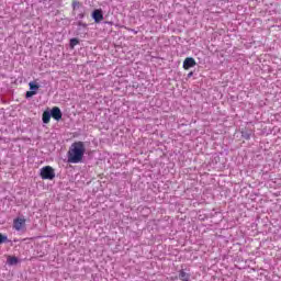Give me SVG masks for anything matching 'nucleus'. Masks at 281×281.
<instances>
[{
    "label": "nucleus",
    "mask_w": 281,
    "mask_h": 281,
    "mask_svg": "<svg viewBox=\"0 0 281 281\" xmlns=\"http://www.w3.org/2000/svg\"><path fill=\"white\" fill-rule=\"evenodd\" d=\"M85 143L83 142H75L71 144L68 150V162L69 164H80L82 161V157H85L86 153Z\"/></svg>",
    "instance_id": "nucleus-1"
},
{
    "label": "nucleus",
    "mask_w": 281,
    "mask_h": 281,
    "mask_svg": "<svg viewBox=\"0 0 281 281\" xmlns=\"http://www.w3.org/2000/svg\"><path fill=\"white\" fill-rule=\"evenodd\" d=\"M40 176L44 180L52 181L56 178V172L52 166H46L41 169Z\"/></svg>",
    "instance_id": "nucleus-2"
},
{
    "label": "nucleus",
    "mask_w": 281,
    "mask_h": 281,
    "mask_svg": "<svg viewBox=\"0 0 281 281\" xmlns=\"http://www.w3.org/2000/svg\"><path fill=\"white\" fill-rule=\"evenodd\" d=\"M50 117H53V120H56L57 122H60V120H63V112L60 111V108L54 106L50 110Z\"/></svg>",
    "instance_id": "nucleus-3"
},
{
    "label": "nucleus",
    "mask_w": 281,
    "mask_h": 281,
    "mask_svg": "<svg viewBox=\"0 0 281 281\" xmlns=\"http://www.w3.org/2000/svg\"><path fill=\"white\" fill-rule=\"evenodd\" d=\"M25 227V218L18 217L13 220V228L15 232H21Z\"/></svg>",
    "instance_id": "nucleus-4"
},
{
    "label": "nucleus",
    "mask_w": 281,
    "mask_h": 281,
    "mask_svg": "<svg viewBox=\"0 0 281 281\" xmlns=\"http://www.w3.org/2000/svg\"><path fill=\"white\" fill-rule=\"evenodd\" d=\"M192 67H196V60L193 57H187L183 61V69L188 71V69H192Z\"/></svg>",
    "instance_id": "nucleus-5"
},
{
    "label": "nucleus",
    "mask_w": 281,
    "mask_h": 281,
    "mask_svg": "<svg viewBox=\"0 0 281 281\" xmlns=\"http://www.w3.org/2000/svg\"><path fill=\"white\" fill-rule=\"evenodd\" d=\"M92 19L95 23H100L101 21H104V15L102 14V10L95 9L92 12Z\"/></svg>",
    "instance_id": "nucleus-6"
},
{
    "label": "nucleus",
    "mask_w": 281,
    "mask_h": 281,
    "mask_svg": "<svg viewBox=\"0 0 281 281\" xmlns=\"http://www.w3.org/2000/svg\"><path fill=\"white\" fill-rule=\"evenodd\" d=\"M42 120L44 124H49L52 120V113L49 111H45L42 115Z\"/></svg>",
    "instance_id": "nucleus-7"
},
{
    "label": "nucleus",
    "mask_w": 281,
    "mask_h": 281,
    "mask_svg": "<svg viewBox=\"0 0 281 281\" xmlns=\"http://www.w3.org/2000/svg\"><path fill=\"white\" fill-rule=\"evenodd\" d=\"M179 279L182 280V281H190V274L187 273V272L183 271V270H180V272H179Z\"/></svg>",
    "instance_id": "nucleus-8"
},
{
    "label": "nucleus",
    "mask_w": 281,
    "mask_h": 281,
    "mask_svg": "<svg viewBox=\"0 0 281 281\" xmlns=\"http://www.w3.org/2000/svg\"><path fill=\"white\" fill-rule=\"evenodd\" d=\"M29 87H30L31 91H38V89H40V86L34 82H30Z\"/></svg>",
    "instance_id": "nucleus-9"
},
{
    "label": "nucleus",
    "mask_w": 281,
    "mask_h": 281,
    "mask_svg": "<svg viewBox=\"0 0 281 281\" xmlns=\"http://www.w3.org/2000/svg\"><path fill=\"white\" fill-rule=\"evenodd\" d=\"M8 262H9V265H16L19 262V258L9 257Z\"/></svg>",
    "instance_id": "nucleus-10"
},
{
    "label": "nucleus",
    "mask_w": 281,
    "mask_h": 281,
    "mask_svg": "<svg viewBox=\"0 0 281 281\" xmlns=\"http://www.w3.org/2000/svg\"><path fill=\"white\" fill-rule=\"evenodd\" d=\"M78 43H80V41H78V38H71V40H70V47H71V49H74V47H75L76 45H78Z\"/></svg>",
    "instance_id": "nucleus-11"
},
{
    "label": "nucleus",
    "mask_w": 281,
    "mask_h": 281,
    "mask_svg": "<svg viewBox=\"0 0 281 281\" xmlns=\"http://www.w3.org/2000/svg\"><path fill=\"white\" fill-rule=\"evenodd\" d=\"M8 241V236L0 233V245H3V243Z\"/></svg>",
    "instance_id": "nucleus-12"
},
{
    "label": "nucleus",
    "mask_w": 281,
    "mask_h": 281,
    "mask_svg": "<svg viewBox=\"0 0 281 281\" xmlns=\"http://www.w3.org/2000/svg\"><path fill=\"white\" fill-rule=\"evenodd\" d=\"M33 95H36V91L35 90H31L26 92V98H32Z\"/></svg>",
    "instance_id": "nucleus-13"
},
{
    "label": "nucleus",
    "mask_w": 281,
    "mask_h": 281,
    "mask_svg": "<svg viewBox=\"0 0 281 281\" xmlns=\"http://www.w3.org/2000/svg\"><path fill=\"white\" fill-rule=\"evenodd\" d=\"M72 8H74V10H76V8H80V2L77 1V0H74L72 1Z\"/></svg>",
    "instance_id": "nucleus-14"
},
{
    "label": "nucleus",
    "mask_w": 281,
    "mask_h": 281,
    "mask_svg": "<svg viewBox=\"0 0 281 281\" xmlns=\"http://www.w3.org/2000/svg\"><path fill=\"white\" fill-rule=\"evenodd\" d=\"M190 76H192V72H189V74H188V77H189V78H190Z\"/></svg>",
    "instance_id": "nucleus-15"
}]
</instances>
